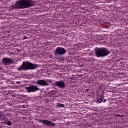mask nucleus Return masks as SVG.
<instances>
[{
  "mask_svg": "<svg viewBox=\"0 0 128 128\" xmlns=\"http://www.w3.org/2000/svg\"><path fill=\"white\" fill-rule=\"evenodd\" d=\"M38 65L36 64H32L30 62H23L20 66L17 68L18 70H36Z\"/></svg>",
  "mask_w": 128,
  "mask_h": 128,
  "instance_id": "obj_1",
  "label": "nucleus"
},
{
  "mask_svg": "<svg viewBox=\"0 0 128 128\" xmlns=\"http://www.w3.org/2000/svg\"><path fill=\"white\" fill-rule=\"evenodd\" d=\"M95 55L97 58L106 56L110 54V52L106 48H98L94 50Z\"/></svg>",
  "mask_w": 128,
  "mask_h": 128,
  "instance_id": "obj_2",
  "label": "nucleus"
},
{
  "mask_svg": "<svg viewBox=\"0 0 128 128\" xmlns=\"http://www.w3.org/2000/svg\"><path fill=\"white\" fill-rule=\"evenodd\" d=\"M20 8H28L31 6H34L36 4V2L32 0H19L18 1Z\"/></svg>",
  "mask_w": 128,
  "mask_h": 128,
  "instance_id": "obj_3",
  "label": "nucleus"
},
{
  "mask_svg": "<svg viewBox=\"0 0 128 128\" xmlns=\"http://www.w3.org/2000/svg\"><path fill=\"white\" fill-rule=\"evenodd\" d=\"M66 52V50L62 47H58L56 48L54 54L56 56H64Z\"/></svg>",
  "mask_w": 128,
  "mask_h": 128,
  "instance_id": "obj_4",
  "label": "nucleus"
},
{
  "mask_svg": "<svg viewBox=\"0 0 128 128\" xmlns=\"http://www.w3.org/2000/svg\"><path fill=\"white\" fill-rule=\"evenodd\" d=\"M38 122L48 126H56V124L54 122H52L50 120L38 119Z\"/></svg>",
  "mask_w": 128,
  "mask_h": 128,
  "instance_id": "obj_5",
  "label": "nucleus"
},
{
  "mask_svg": "<svg viewBox=\"0 0 128 128\" xmlns=\"http://www.w3.org/2000/svg\"><path fill=\"white\" fill-rule=\"evenodd\" d=\"M26 90L28 92H34L38 90H40V88L36 86L31 85L28 87H26Z\"/></svg>",
  "mask_w": 128,
  "mask_h": 128,
  "instance_id": "obj_6",
  "label": "nucleus"
},
{
  "mask_svg": "<svg viewBox=\"0 0 128 128\" xmlns=\"http://www.w3.org/2000/svg\"><path fill=\"white\" fill-rule=\"evenodd\" d=\"M14 60H11L10 58H4L2 60V64L4 66H10V64H14Z\"/></svg>",
  "mask_w": 128,
  "mask_h": 128,
  "instance_id": "obj_7",
  "label": "nucleus"
},
{
  "mask_svg": "<svg viewBox=\"0 0 128 128\" xmlns=\"http://www.w3.org/2000/svg\"><path fill=\"white\" fill-rule=\"evenodd\" d=\"M54 86H58V88H64L66 84L64 81L60 80L58 82H55Z\"/></svg>",
  "mask_w": 128,
  "mask_h": 128,
  "instance_id": "obj_8",
  "label": "nucleus"
},
{
  "mask_svg": "<svg viewBox=\"0 0 128 128\" xmlns=\"http://www.w3.org/2000/svg\"><path fill=\"white\" fill-rule=\"evenodd\" d=\"M36 84H38L39 86H48L50 84L46 82V81L42 80H38L36 82Z\"/></svg>",
  "mask_w": 128,
  "mask_h": 128,
  "instance_id": "obj_9",
  "label": "nucleus"
},
{
  "mask_svg": "<svg viewBox=\"0 0 128 128\" xmlns=\"http://www.w3.org/2000/svg\"><path fill=\"white\" fill-rule=\"evenodd\" d=\"M11 8L12 10H20V6L18 1L16 2L14 5H12L11 6Z\"/></svg>",
  "mask_w": 128,
  "mask_h": 128,
  "instance_id": "obj_10",
  "label": "nucleus"
},
{
  "mask_svg": "<svg viewBox=\"0 0 128 128\" xmlns=\"http://www.w3.org/2000/svg\"><path fill=\"white\" fill-rule=\"evenodd\" d=\"M56 106L59 108H64V104H62L60 103H58Z\"/></svg>",
  "mask_w": 128,
  "mask_h": 128,
  "instance_id": "obj_11",
  "label": "nucleus"
},
{
  "mask_svg": "<svg viewBox=\"0 0 128 128\" xmlns=\"http://www.w3.org/2000/svg\"><path fill=\"white\" fill-rule=\"evenodd\" d=\"M4 118H6V117H4V114H2V116H0V120H4Z\"/></svg>",
  "mask_w": 128,
  "mask_h": 128,
  "instance_id": "obj_12",
  "label": "nucleus"
},
{
  "mask_svg": "<svg viewBox=\"0 0 128 128\" xmlns=\"http://www.w3.org/2000/svg\"><path fill=\"white\" fill-rule=\"evenodd\" d=\"M102 102V98H98L97 100L98 104H100V103Z\"/></svg>",
  "mask_w": 128,
  "mask_h": 128,
  "instance_id": "obj_13",
  "label": "nucleus"
},
{
  "mask_svg": "<svg viewBox=\"0 0 128 128\" xmlns=\"http://www.w3.org/2000/svg\"><path fill=\"white\" fill-rule=\"evenodd\" d=\"M116 116L117 118H124V116L120 115V114H116Z\"/></svg>",
  "mask_w": 128,
  "mask_h": 128,
  "instance_id": "obj_14",
  "label": "nucleus"
},
{
  "mask_svg": "<svg viewBox=\"0 0 128 128\" xmlns=\"http://www.w3.org/2000/svg\"><path fill=\"white\" fill-rule=\"evenodd\" d=\"M7 125H8V126H12V122H10V121H8V122H7Z\"/></svg>",
  "mask_w": 128,
  "mask_h": 128,
  "instance_id": "obj_15",
  "label": "nucleus"
},
{
  "mask_svg": "<svg viewBox=\"0 0 128 128\" xmlns=\"http://www.w3.org/2000/svg\"><path fill=\"white\" fill-rule=\"evenodd\" d=\"M6 116H12V114L8 113L6 115Z\"/></svg>",
  "mask_w": 128,
  "mask_h": 128,
  "instance_id": "obj_16",
  "label": "nucleus"
},
{
  "mask_svg": "<svg viewBox=\"0 0 128 128\" xmlns=\"http://www.w3.org/2000/svg\"><path fill=\"white\" fill-rule=\"evenodd\" d=\"M47 82H52V81H50V80H47Z\"/></svg>",
  "mask_w": 128,
  "mask_h": 128,
  "instance_id": "obj_17",
  "label": "nucleus"
},
{
  "mask_svg": "<svg viewBox=\"0 0 128 128\" xmlns=\"http://www.w3.org/2000/svg\"><path fill=\"white\" fill-rule=\"evenodd\" d=\"M103 102H106V99H104Z\"/></svg>",
  "mask_w": 128,
  "mask_h": 128,
  "instance_id": "obj_18",
  "label": "nucleus"
},
{
  "mask_svg": "<svg viewBox=\"0 0 128 128\" xmlns=\"http://www.w3.org/2000/svg\"><path fill=\"white\" fill-rule=\"evenodd\" d=\"M88 90H90V89H86V92H88Z\"/></svg>",
  "mask_w": 128,
  "mask_h": 128,
  "instance_id": "obj_19",
  "label": "nucleus"
},
{
  "mask_svg": "<svg viewBox=\"0 0 128 128\" xmlns=\"http://www.w3.org/2000/svg\"><path fill=\"white\" fill-rule=\"evenodd\" d=\"M17 52H20V50L18 49H16Z\"/></svg>",
  "mask_w": 128,
  "mask_h": 128,
  "instance_id": "obj_20",
  "label": "nucleus"
},
{
  "mask_svg": "<svg viewBox=\"0 0 128 128\" xmlns=\"http://www.w3.org/2000/svg\"><path fill=\"white\" fill-rule=\"evenodd\" d=\"M2 114V112H0V116Z\"/></svg>",
  "mask_w": 128,
  "mask_h": 128,
  "instance_id": "obj_21",
  "label": "nucleus"
}]
</instances>
